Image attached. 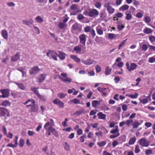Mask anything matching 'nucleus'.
<instances>
[{
    "label": "nucleus",
    "instance_id": "nucleus-1",
    "mask_svg": "<svg viewBox=\"0 0 155 155\" xmlns=\"http://www.w3.org/2000/svg\"><path fill=\"white\" fill-rule=\"evenodd\" d=\"M54 126V125L51 124L50 122H47L44 125V127L46 130L51 132L56 137H58V134L53 127Z\"/></svg>",
    "mask_w": 155,
    "mask_h": 155
},
{
    "label": "nucleus",
    "instance_id": "nucleus-2",
    "mask_svg": "<svg viewBox=\"0 0 155 155\" xmlns=\"http://www.w3.org/2000/svg\"><path fill=\"white\" fill-rule=\"evenodd\" d=\"M30 102H32L33 104V105L28 110L30 112H37L38 110V107L37 105L35 104V101L33 99H29L26 102L23 104L24 105H26Z\"/></svg>",
    "mask_w": 155,
    "mask_h": 155
},
{
    "label": "nucleus",
    "instance_id": "nucleus-3",
    "mask_svg": "<svg viewBox=\"0 0 155 155\" xmlns=\"http://www.w3.org/2000/svg\"><path fill=\"white\" fill-rule=\"evenodd\" d=\"M139 144L142 147H147L149 145V142L145 138L140 139L139 141Z\"/></svg>",
    "mask_w": 155,
    "mask_h": 155
},
{
    "label": "nucleus",
    "instance_id": "nucleus-4",
    "mask_svg": "<svg viewBox=\"0 0 155 155\" xmlns=\"http://www.w3.org/2000/svg\"><path fill=\"white\" fill-rule=\"evenodd\" d=\"M40 70V69L38 67L34 66L30 69L29 73L31 75H35L37 74Z\"/></svg>",
    "mask_w": 155,
    "mask_h": 155
},
{
    "label": "nucleus",
    "instance_id": "nucleus-5",
    "mask_svg": "<svg viewBox=\"0 0 155 155\" xmlns=\"http://www.w3.org/2000/svg\"><path fill=\"white\" fill-rule=\"evenodd\" d=\"M87 14L90 17H93L95 16H97L99 14V12L96 9H93L87 12Z\"/></svg>",
    "mask_w": 155,
    "mask_h": 155
},
{
    "label": "nucleus",
    "instance_id": "nucleus-6",
    "mask_svg": "<svg viewBox=\"0 0 155 155\" xmlns=\"http://www.w3.org/2000/svg\"><path fill=\"white\" fill-rule=\"evenodd\" d=\"M126 66L127 69L130 71H133L136 69L137 68L136 64L134 63H131L130 64V66L129 63H126Z\"/></svg>",
    "mask_w": 155,
    "mask_h": 155
},
{
    "label": "nucleus",
    "instance_id": "nucleus-7",
    "mask_svg": "<svg viewBox=\"0 0 155 155\" xmlns=\"http://www.w3.org/2000/svg\"><path fill=\"white\" fill-rule=\"evenodd\" d=\"M79 38L80 39V43L85 46L86 40L85 35L84 34H81L79 36Z\"/></svg>",
    "mask_w": 155,
    "mask_h": 155
},
{
    "label": "nucleus",
    "instance_id": "nucleus-8",
    "mask_svg": "<svg viewBox=\"0 0 155 155\" xmlns=\"http://www.w3.org/2000/svg\"><path fill=\"white\" fill-rule=\"evenodd\" d=\"M105 7L106 8L109 14H112L114 11V9L111 6V4L108 3L104 5Z\"/></svg>",
    "mask_w": 155,
    "mask_h": 155
},
{
    "label": "nucleus",
    "instance_id": "nucleus-9",
    "mask_svg": "<svg viewBox=\"0 0 155 155\" xmlns=\"http://www.w3.org/2000/svg\"><path fill=\"white\" fill-rule=\"evenodd\" d=\"M53 102L54 104L58 105L60 108H63L64 107V103L57 98L53 100Z\"/></svg>",
    "mask_w": 155,
    "mask_h": 155
},
{
    "label": "nucleus",
    "instance_id": "nucleus-10",
    "mask_svg": "<svg viewBox=\"0 0 155 155\" xmlns=\"http://www.w3.org/2000/svg\"><path fill=\"white\" fill-rule=\"evenodd\" d=\"M46 76L45 74H40L37 78V81L39 83L42 82L45 80Z\"/></svg>",
    "mask_w": 155,
    "mask_h": 155
},
{
    "label": "nucleus",
    "instance_id": "nucleus-11",
    "mask_svg": "<svg viewBox=\"0 0 155 155\" xmlns=\"http://www.w3.org/2000/svg\"><path fill=\"white\" fill-rule=\"evenodd\" d=\"M22 21L24 24L28 26H30V25L32 24L34 22L33 20L31 18H30L28 20H22Z\"/></svg>",
    "mask_w": 155,
    "mask_h": 155
},
{
    "label": "nucleus",
    "instance_id": "nucleus-12",
    "mask_svg": "<svg viewBox=\"0 0 155 155\" xmlns=\"http://www.w3.org/2000/svg\"><path fill=\"white\" fill-rule=\"evenodd\" d=\"M86 113V111L83 108H81L79 109L78 110L76 111L74 113V114L77 116L80 115L82 114H84Z\"/></svg>",
    "mask_w": 155,
    "mask_h": 155
},
{
    "label": "nucleus",
    "instance_id": "nucleus-13",
    "mask_svg": "<svg viewBox=\"0 0 155 155\" xmlns=\"http://www.w3.org/2000/svg\"><path fill=\"white\" fill-rule=\"evenodd\" d=\"M8 114V111L5 108L0 107V115L5 116Z\"/></svg>",
    "mask_w": 155,
    "mask_h": 155
},
{
    "label": "nucleus",
    "instance_id": "nucleus-14",
    "mask_svg": "<svg viewBox=\"0 0 155 155\" xmlns=\"http://www.w3.org/2000/svg\"><path fill=\"white\" fill-rule=\"evenodd\" d=\"M2 98H6L9 95V92L8 90L5 89L2 90Z\"/></svg>",
    "mask_w": 155,
    "mask_h": 155
},
{
    "label": "nucleus",
    "instance_id": "nucleus-15",
    "mask_svg": "<svg viewBox=\"0 0 155 155\" xmlns=\"http://www.w3.org/2000/svg\"><path fill=\"white\" fill-rule=\"evenodd\" d=\"M94 61L91 59H87L86 60H82L81 62L84 64L87 65H90L94 63Z\"/></svg>",
    "mask_w": 155,
    "mask_h": 155
},
{
    "label": "nucleus",
    "instance_id": "nucleus-16",
    "mask_svg": "<svg viewBox=\"0 0 155 155\" xmlns=\"http://www.w3.org/2000/svg\"><path fill=\"white\" fill-rule=\"evenodd\" d=\"M59 78L64 82L68 84L70 83L72 79L71 78L67 77L65 78H63L62 77H60Z\"/></svg>",
    "mask_w": 155,
    "mask_h": 155
},
{
    "label": "nucleus",
    "instance_id": "nucleus-17",
    "mask_svg": "<svg viewBox=\"0 0 155 155\" xmlns=\"http://www.w3.org/2000/svg\"><path fill=\"white\" fill-rule=\"evenodd\" d=\"M151 100L150 95L147 96L146 98L140 100V102L143 104H145L147 103L148 101H150Z\"/></svg>",
    "mask_w": 155,
    "mask_h": 155
},
{
    "label": "nucleus",
    "instance_id": "nucleus-18",
    "mask_svg": "<svg viewBox=\"0 0 155 155\" xmlns=\"http://www.w3.org/2000/svg\"><path fill=\"white\" fill-rule=\"evenodd\" d=\"M20 58V54L19 53H17L15 55L11 57V60L13 61H18Z\"/></svg>",
    "mask_w": 155,
    "mask_h": 155
},
{
    "label": "nucleus",
    "instance_id": "nucleus-19",
    "mask_svg": "<svg viewBox=\"0 0 155 155\" xmlns=\"http://www.w3.org/2000/svg\"><path fill=\"white\" fill-rule=\"evenodd\" d=\"M1 34L3 37L6 40L8 39V33L5 30H3L1 31Z\"/></svg>",
    "mask_w": 155,
    "mask_h": 155
},
{
    "label": "nucleus",
    "instance_id": "nucleus-20",
    "mask_svg": "<svg viewBox=\"0 0 155 155\" xmlns=\"http://www.w3.org/2000/svg\"><path fill=\"white\" fill-rule=\"evenodd\" d=\"M81 46L82 45H79L74 48V50L75 51L77 54H79L80 53L81 50Z\"/></svg>",
    "mask_w": 155,
    "mask_h": 155
},
{
    "label": "nucleus",
    "instance_id": "nucleus-21",
    "mask_svg": "<svg viewBox=\"0 0 155 155\" xmlns=\"http://www.w3.org/2000/svg\"><path fill=\"white\" fill-rule=\"evenodd\" d=\"M50 53L51 55V57L54 59V60L57 61V57L58 56V54L53 51H50Z\"/></svg>",
    "mask_w": 155,
    "mask_h": 155
},
{
    "label": "nucleus",
    "instance_id": "nucleus-22",
    "mask_svg": "<svg viewBox=\"0 0 155 155\" xmlns=\"http://www.w3.org/2000/svg\"><path fill=\"white\" fill-rule=\"evenodd\" d=\"M58 52L59 53V54H58V56L60 59H61V60H64L65 58V54L64 53L60 51H59Z\"/></svg>",
    "mask_w": 155,
    "mask_h": 155
},
{
    "label": "nucleus",
    "instance_id": "nucleus-23",
    "mask_svg": "<svg viewBox=\"0 0 155 155\" xmlns=\"http://www.w3.org/2000/svg\"><path fill=\"white\" fill-rule=\"evenodd\" d=\"M97 115L100 119L103 120L106 119V115L103 114L102 112H99L97 114Z\"/></svg>",
    "mask_w": 155,
    "mask_h": 155
},
{
    "label": "nucleus",
    "instance_id": "nucleus-24",
    "mask_svg": "<svg viewBox=\"0 0 155 155\" xmlns=\"http://www.w3.org/2000/svg\"><path fill=\"white\" fill-rule=\"evenodd\" d=\"M125 14L126 15L125 17V19L127 20H130L132 17V15L130 14L129 12L127 11L125 12Z\"/></svg>",
    "mask_w": 155,
    "mask_h": 155
},
{
    "label": "nucleus",
    "instance_id": "nucleus-25",
    "mask_svg": "<svg viewBox=\"0 0 155 155\" xmlns=\"http://www.w3.org/2000/svg\"><path fill=\"white\" fill-rule=\"evenodd\" d=\"M100 102L97 100L93 101L92 103V105L94 108H96L97 107L98 105H99Z\"/></svg>",
    "mask_w": 155,
    "mask_h": 155
},
{
    "label": "nucleus",
    "instance_id": "nucleus-26",
    "mask_svg": "<svg viewBox=\"0 0 155 155\" xmlns=\"http://www.w3.org/2000/svg\"><path fill=\"white\" fill-rule=\"evenodd\" d=\"M129 6L128 5H122L119 8V10L120 11H124L129 8Z\"/></svg>",
    "mask_w": 155,
    "mask_h": 155
},
{
    "label": "nucleus",
    "instance_id": "nucleus-27",
    "mask_svg": "<svg viewBox=\"0 0 155 155\" xmlns=\"http://www.w3.org/2000/svg\"><path fill=\"white\" fill-rule=\"evenodd\" d=\"M15 83L18 86L19 88L21 89L22 90H26V87H25L24 85L22 84L17 83V82H15Z\"/></svg>",
    "mask_w": 155,
    "mask_h": 155
},
{
    "label": "nucleus",
    "instance_id": "nucleus-28",
    "mask_svg": "<svg viewBox=\"0 0 155 155\" xmlns=\"http://www.w3.org/2000/svg\"><path fill=\"white\" fill-rule=\"evenodd\" d=\"M70 57L71 58L77 62H79L80 61V59L75 55H71Z\"/></svg>",
    "mask_w": 155,
    "mask_h": 155
},
{
    "label": "nucleus",
    "instance_id": "nucleus-29",
    "mask_svg": "<svg viewBox=\"0 0 155 155\" xmlns=\"http://www.w3.org/2000/svg\"><path fill=\"white\" fill-rule=\"evenodd\" d=\"M67 26L66 23L62 22H60L58 25V27L60 29H63Z\"/></svg>",
    "mask_w": 155,
    "mask_h": 155
},
{
    "label": "nucleus",
    "instance_id": "nucleus-30",
    "mask_svg": "<svg viewBox=\"0 0 155 155\" xmlns=\"http://www.w3.org/2000/svg\"><path fill=\"white\" fill-rule=\"evenodd\" d=\"M105 71V74L106 75H107L110 74L111 71V68L107 66L106 68Z\"/></svg>",
    "mask_w": 155,
    "mask_h": 155
},
{
    "label": "nucleus",
    "instance_id": "nucleus-31",
    "mask_svg": "<svg viewBox=\"0 0 155 155\" xmlns=\"http://www.w3.org/2000/svg\"><path fill=\"white\" fill-rule=\"evenodd\" d=\"M38 88L36 87H34L32 88L31 90L33 91L35 94H36L37 96H40V94H39L38 91Z\"/></svg>",
    "mask_w": 155,
    "mask_h": 155
},
{
    "label": "nucleus",
    "instance_id": "nucleus-32",
    "mask_svg": "<svg viewBox=\"0 0 155 155\" xmlns=\"http://www.w3.org/2000/svg\"><path fill=\"white\" fill-rule=\"evenodd\" d=\"M143 32L146 34H149L152 32V30L148 28H146L143 30Z\"/></svg>",
    "mask_w": 155,
    "mask_h": 155
},
{
    "label": "nucleus",
    "instance_id": "nucleus-33",
    "mask_svg": "<svg viewBox=\"0 0 155 155\" xmlns=\"http://www.w3.org/2000/svg\"><path fill=\"white\" fill-rule=\"evenodd\" d=\"M78 5L76 4L72 5L70 7V9L73 10H75L78 9Z\"/></svg>",
    "mask_w": 155,
    "mask_h": 155
},
{
    "label": "nucleus",
    "instance_id": "nucleus-34",
    "mask_svg": "<svg viewBox=\"0 0 155 155\" xmlns=\"http://www.w3.org/2000/svg\"><path fill=\"white\" fill-rule=\"evenodd\" d=\"M35 20L39 23H41L44 21L43 19L40 16L36 17Z\"/></svg>",
    "mask_w": 155,
    "mask_h": 155
},
{
    "label": "nucleus",
    "instance_id": "nucleus-35",
    "mask_svg": "<svg viewBox=\"0 0 155 155\" xmlns=\"http://www.w3.org/2000/svg\"><path fill=\"white\" fill-rule=\"evenodd\" d=\"M140 124L137 121H135L133 124L132 126L134 129L137 128L138 126L140 125Z\"/></svg>",
    "mask_w": 155,
    "mask_h": 155
},
{
    "label": "nucleus",
    "instance_id": "nucleus-36",
    "mask_svg": "<svg viewBox=\"0 0 155 155\" xmlns=\"http://www.w3.org/2000/svg\"><path fill=\"white\" fill-rule=\"evenodd\" d=\"M136 140V138L135 137L130 138L129 142V144L130 145L134 144L135 143Z\"/></svg>",
    "mask_w": 155,
    "mask_h": 155
},
{
    "label": "nucleus",
    "instance_id": "nucleus-37",
    "mask_svg": "<svg viewBox=\"0 0 155 155\" xmlns=\"http://www.w3.org/2000/svg\"><path fill=\"white\" fill-rule=\"evenodd\" d=\"M145 154L146 155H150L153 154V151L150 149H147L145 151Z\"/></svg>",
    "mask_w": 155,
    "mask_h": 155
},
{
    "label": "nucleus",
    "instance_id": "nucleus-38",
    "mask_svg": "<svg viewBox=\"0 0 155 155\" xmlns=\"http://www.w3.org/2000/svg\"><path fill=\"white\" fill-rule=\"evenodd\" d=\"M66 95L65 94L63 93H59L57 94V97L61 99L65 98Z\"/></svg>",
    "mask_w": 155,
    "mask_h": 155
},
{
    "label": "nucleus",
    "instance_id": "nucleus-39",
    "mask_svg": "<svg viewBox=\"0 0 155 155\" xmlns=\"http://www.w3.org/2000/svg\"><path fill=\"white\" fill-rule=\"evenodd\" d=\"M86 138V134H83L82 136H81L80 137V140L81 143H83L84 142V139Z\"/></svg>",
    "mask_w": 155,
    "mask_h": 155
},
{
    "label": "nucleus",
    "instance_id": "nucleus-40",
    "mask_svg": "<svg viewBox=\"0 0 155 155\" xmlns=\"http://www.w3.org/2000/svg\"><path fill=\"white\" fill-rule=\"evenodd\" d=\"M118 126H116V128L115 129H112L110 131V133L113 134L114 133L116 134L117 133H118L119 130L118 129Z\"/></svg>",
    "mask_w": 155,
    "mask_h": 155
},
{
    "label": "nucleus",
    "instance_id": "nucleus-41",
    "mask_svg": "<svg viewBox=\"0 0 155 155\" xmlns=\"http://www.w3.org/2000/svg\"><path fill=\"white\" fill-rule=\"evenodd\" d=\"M106 144V142L105 141H103L101 142H98L97 144L100 147L104 146Z\"/></svg>",
    "mask_w": 155,
    "mask_h": 155
},
{
    "label": "nucleus",
    "instance_id": "nucleus-42",
    "mask_svg": "<svg viewBox=\"0 0 155 155\" xmlns=\"http://www.w3.org/2000/svg\"><path fill=\"white\" fill-rule=\"evenodd\" d=\"M140 151V149L139 146L138 145H137L135 146V152L136 153H138Z\"/></svg>",
    "mask_w": 155,
    "mask_h": 155
},
{
    "label": "nucleus",
    "instance_id": "nucleus-43",
    "mask_svg": "<svg viewBox=\"0 0 155 155\" xmlns=\"http://www.w3.org/2000/svg\"><path fill=\"white\" fill-rule=\"evenodd\" d=\"M78 24L77 23H75L72 26V29L74 30H77L78 28Z\"/></svg>",
    "mask_w": 155,
    "mask_h": 155
},
{
    "label": "nucleus",
    "instance_id": "nucleus-44",
    "mask_svg": "<svg viewBox=\"0 0 155 155\" xmlns=\"http://www.w3.org/2000/svg\"><path fill=\"white\" fill-rule=\"evenodd\" d=\"M149 39L151 43L155 41V36L150 35L149 37Z\"/></svg>",
    "mask_w": 155,
    "mask_h": 155
},
{
    "label": "nucleus",
    "instance_id": "nucleus-45",
    "mask_svg": "<svg viewBox=\"0 0 155 155\" xmlns=\"http://www.w3.org/2000/svg\"><path fill=\"white\" fill-rule=\"evenodd\" d=\"M133 120H132L129 119L126 120L125 123V124H126L127 125L129 126L131 123H133Z\"/></svg>",
    "mask_w": 155,
    "mask_h": 155
},
{
    "label": "nucleus",
    "instance_id": "nucleus-46",
    "mask_svg": "<svg viewBox=\"0 0 155 155\" xmlns=\"http://www.w3.org/2000/svg\"><path fill=\"white\" fill-rule=\"evenodd\" d=\"M24 143L25 141L23 139H20L19 143V146L21 147H23L24 146Z\"/></svg>",
    "mask_w": 155,
    "mask_h": 155
},
{
    "label": "nucleus",
    "instance_id": "nucleus-47",
    "mask_svg": "<svg viewBox=\"0 0 155 155\" xmlns=\"http://www.w3.org/2000/svg\"><path fill=\"white\" fill-rule=\"evenodd\" d=\"M18 137L17 136H15V139H14V141L15 142V143L14 144L15 146V147H17L18 145Z\"/></svg>",
    "mask_w": 155,
    "mask_h": 155
},
{
    "label": "nucleus",
    "instance_id": "nucleus-48",
    "mask_svg": "<svg viewBox=\"0 0 155 155\" xmlns=\"http://www.w3.org/2000/svg\"><path fill=\"white\" fill-rule=\"evenodd\" d=\"M120 135V134L119 133H117L115 134H112L110 136V138H114L117 137L119 136Z\"/></svg>",
    "mask_w": 155,
    "mask_h": 155
},
{
    "label": "nucleus",
    "instance_id": "nucleus-49",
    "mask_svg": "<svg viewBox=\"0 0 155 155\" xmlns=\"http://www.w3.org/2000/svg\"><path fill=\"white\" fill-rule=\"evenodd\" d=\"M117 35L114 34L109 33L108 34V37L110 39H112L114 38L115 36Z\"/></svg>",
    "mask_w": 155,
    "mask_h": 155
},
{
    "label": "nucleus",
    "instance_id": "nucleus-50",
    "mask_svg": "<svg viewBox=\"0 0 155 155\" xmlns=\"http://www.w3.org/2000/svg\"><path fill=\"white\" fill-rule=\"evenodd\" d=\"M102 39V38L101 37H98L97 36L95 39V41L98 43H101V39Z\"/></svg>",
    "mask_w": 155,
    "mask_h": 155
},
{
    "label": "nucleus",
    "instance_id": "nucleus-51",
    "mask_svg": "<svg viewBox=\"0 0 155 155\" xmlns=\"http://www.w3.org/2000/svg\"><path fill=\"white\" fill-rule=\"evenodd\" d=\"M71 101L75 104H79L80 103V101L76 98H74L72 99Z\"/></svg>",
    "mask_w": 155,
    "mask_h": 155
},
{
    "label": "nucleus",
    "instance_id": "nucleus-52",
    "mask_svg": "<svg viewBox=\"0 0 155 155\" xmlns=\"http://www.w3.org/2000/svg\"><path fill=\"white\" fill-rule=\"evenodd\" d=\"M138 95V94L137 93H135L134 95H133L132 94H131L129 96L133 98H137V96Z\"/></svg>",
    "mask_w": 155,
    "mask_h": 155
},
{
    "label": "nucleus",
    "instance_id": "nucleus-53",
    "mask_svg": "<svg viewBox=\"0 0 155 155\" xmlns=\"http://www.w3.org/2000/svg\"><path fill=\"white\" fill-rule=\"evenodd\" d=\"M142 49L145 51H146L148 48L147 45L146 44H143L142 46Z\"/></svg>",
    "mask_w": 155,
    "mask_h": 155
},
{
    "label": "nucleus",
    "instance_id": "nucleus-54",
    "mask_svg": "<svg viewBox=\"0 0 155 155\" xmlns=\"http://www.w3.org/2000/svg\"><path fill=\"white\" fill-rule=\"evenodd\" d=\"M145 22L147 23H149L150 21L151 20L150 18L148 16H146L144 18Z\"/></svg>",
    "mask_w": 155,
    "mask_h": 155
},
{
    "label": "nucleus",
    "instance_id": "nucleus-55",
    "mask_svg": "<svg viewBox=\"0 0 155 155\" xmlns=\"http://www.w3.org/2000/svg\"><path fill=\"white\" fill-rule=\"evenodd\" d=\"M149 62L151 63H153L155 62V58L153 57H150L149 58Z\"/></svg>",
    "mask_w": 155,
    "mask_h": 155
},
{
    "label": "nucleus",
    "instance_id": "nucleus-56",
    "mask_svg": "<svg viewBox=\"0 0 155 155\" xmlns=\"http://www.w3.org/2000/svg\"><path fill=\"white\" fill-rule=\"evenodd\" d=\"M90 32L91 35L93 36V38H94L96 35V33L95 31L93 29L91 30Z\"/></svg>",
    "mask_w": 155,
    "mask_h": 155
},
{
    "label": "nucleus",
    "instance_id": "nucleus-57",
    "mask_svg": "<svg viewBox=\"0 0 155 155\" xmlns=\"http://www.w3.org/2000/svg\"><path fill=\"white\" fill-rule=\"evenodd\" d=\"M2 105L5 106H6L9 105V102L8 101H4L2 103Z\"/></svg>",
    "mask_w": 155,
    "mask_h": 155
},
{
    "label": "nucleus",
    "instance_id": "nucleus-58",
    "mask_svg": "<svg viewBox=\"0 0 155 155\" xmlns=\"http://www.w3.org/2000/svg\"><path fill=\"white\" fill-rule=\"evenodd\" d=\"M90 26H87L85 27L84 28V31L86 32H90L91 31L90 30Z\"/></svg>",
    "mask_w": 155,
    "mask_h": 155
},
{
    "label": "nucleus",
    "instance_id": "nucleus-59",
    "mask_svg": "<svg viewBox=\"0 0 155 155\" xmlns=\"http://www.w3.org/2000/svg\"><path fill=\"white\" fill-rule=\"evenodd\" d=\"M64 148L67 150H69V146L67 142L65 143Z\"/></svg>",
    "mask_w": 155,
    "mask_h": 155
},
{
    "label": "nucleus",
    "instance_id": "nucleus-60",
    "mask_svg": "<svg viewBox=\"0 0 155 155\" xmlns=\"http://www.w3.org/2000/svg\"><path fill=\"white\" fill-rule=\"evenodd\" d=\"M97 33L100 35H102L103 34V31L101 29H97Z\"/></svg>",
    "mask_w": 155,
    "mask_h": 155
},
{
    "label": "nucleus",
    "instance_id": "nucleus-61",
    "mask_svg": "<svg viewBox=\"0 0 155 155\" xmlns=\"http://www.w3.org/2000/svg\"><path fill=\"white\" fill-rule=\"evenodd\" d=\"M148 46L149 47V50H150L153 51H155V46L150 45H149Z\"/></svg>",
    "mask_w": 155,
    "mask_h": 155
},
{
    "label": "nucleus",
    "instance_id": "nucleus-62",
    "mask_svg": "<svg viewBox=\"0 0 155 155\" xmlns=\"http://www.w3.org/2000/svg\"><path fill=\"white\" fill-rule=\"evenodd\" d=\"M96 71L97 72H99L101 71V67L98 65H97L96 66Z\"/></svg>",
    "mask_w": 155,
    "mask_h": 155
},
{
    "label": "nucleus",
    "instance_id": "nucleus-63",
    "mask_svg": "<svg viewBox=\"0 0 155 155\" xmlns=\"http://www.w3.org/2000/svg\"><path fill=\"white\" fill-rule=\"evenodd\" d=\"M126 40V39L124 40L123 42H122L119 45L118 47L119 49H120V48L125 44Z\"/></svg>",
    "mask_w": 155,
    "mask_h": 155
},
{
    "label": "nucleus",
    "instance_id": "nucleus-64",
    "mask_svg": "<svg viewBox=\"0 0 155 155\" xmlns=\"http://www.w3.org/2000/svg\"><path fill=\"white\" fill-rule=\"evenodd\" d=\"M95 6L96 8H100L101 7V4L100 3L97 2L95 4Z\"/></svg>",
    "mask_w": 155,
    "mask_h": 155
}]
</instances>
